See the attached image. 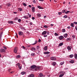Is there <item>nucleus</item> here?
Returning a JSON list of instances; mask_svg holds the SVG:
<instances>
[{
	"label": "nucleus",
	"instance_id": "obj_63",
	"mask_svg": "<svg viewBox=\"0 0 77 77\" xmlns=\"http://www.w3.org/2000/svg\"><path fill=\"white\" fill-rule=\"evenodd\" d=\"M47 35H49V32H47Z\"/></svg>",
	"mask_w": 77,
	"mask_h": 77
},
{
	"label": "nucleus",
	"instance_id": "obj_59",
	"mask_svg": "<svg viewBox=\"0 0 77 77\" xmlns=\"http://www.w3.org/2000/svg\"><path fill=\"white\" fill-rule=\"evenodd\" d=\"M3 48L4 49H5V50H6V49H7V48H6V47H5L4 46Z\"/></svg>",
	"mask_w": 77,
	"mask_h": 77
},
{
	"label": "nucleus",
	"instance_id": "obj_36",
	"mask_svg": "<svg viewBox=\"0 0 77 77\" xmlns=\"http://www.w3.org/2000/svg\"><path fill=\"white\" fill-rule=\"evenodd\" d=\"M18 21L19 23H21V19H19L18 20Z\"/></svg>",
	"mask_w": 77,
	"mask_h": 77
},
{
	"label": "nucleus",
	"instance_id": "obj_5",
	"mask_svg": "<svg viewBox=\"0 0 77 77\" xmlns=\"http://www.w3.org/2000/svg\"><path fill=\"white\" fill-rule=\"evenodd\" d=\"M63 38H64V37H63V36L62 35H61L58 38L60 40H62V39H63Z\"/></svg>",
	"mask_w": 77,
	"mask_h": 77
},
{
	"label": "nucleus",
	"instance_id": "obj_56",
	"mask_svg": "<svg viewBox=\"0 0 77 77\" xmlns=\"http://www.w3.org/2000/svg\"><path fill=\"white\" fill-rule=\"evenodd\" d=\"M30 25H33V23L32 22H30L29 23Z\"/></svg>",
	"mask_w": 77,
	"mask_h": 77
},
{
	"label": "nucleus",
	"instance_id": "obj_38",
	"mask_svg": "<svg viewBox=\"0 0 77 77\" xmlns=\"http://www.w3.org/2000/svg\"><path fill=\"white\" fill-rule=\"evenodd\" d=\"M63 17L65 18H66L68 17V16L66 15H65L64 16H63Z\"/></svg>",
	"mask_w": 77,
	"mask_h": 77
},
{
	"label": "nucleus",
	"instance_id": "obj_37",
	"mask_svg": "<svg viewBox=\"0 0 77 77\" xmlns=\"http://www.w3.org/2000/svg\"><path fill=\"white\" fill-rule=\"evenodd\" d=\"M64 75H63V74H61V75H59V77H63V76Z\"/></svg>",
	"mask_w": 77,
	"mask_h": 77
},
{
	"label": "nucleus",
	"instance_id": "obj_47",
	"mask_svg": "<svg viewBox=\"0 0 77 77\" xmlns=\"http://www.w3.org/2000/svg\"><path fill=\"white\" fill-rule=\"evenodd\" d=\"M62 13H65H65L66 12H65V10H64L63 11H62Z\"/></svg>",
	"mask_w": 77,
	"mask_h": 77
},
{
	"label": "nucleus",
	"instance_id": "obj_29",
	"mask_svg": "<svg viewBox=\"0 0 77 77\" xmlns=\"http://www.w3.org/2000/svg\"><path fill=\"white\" fill-rule=\"evenodd\" d=\"M22 4L24 6H27V5L26 4V3L23 2Z\"/></svg>",
	"mask_w": 77,
	"mask_h": 77
},
{
	"label": "nucleus",
	"instance_id": "obj_26",
	"mask_svg": "<svg viewBox=\"0 0 77 77\" xmlns=\"http://www.w3.org/2000/svg\"><path fill=\"white\" fill-rule=\"evenodd\" d=\"M7 6L8 7H9V6H11V4H10V3H8L7 5Z\"/></svg>",
	"mask_w": 77,
	"mask_h": 77
},
{
	"label": "nucleus",
	"instance_id": "obj_25",
	"mask_svg": "<svg viewBox=\"0 0 77 77\" xmlns=\"http://www.w3.org/2000/svg\"><path fill=\"white\" fill-rule=\"evenodd\" d=\"M37 42H38V41L37 40H36L35 41V43L34 44H32V45H35V44H37Z\"/></svg>",
	"mask_w": 77,
	"mask_h": 77
},
{
	"label": "nucleus",
	"instance_id": "obj_55",
	"mask_svg": "<svg viewBox=\"0 0 77 77\" xmlns=\"http://www.w3.org/2000/svg\"><path fill=\"white\" fill-rule=\"evenodd\" d=\"M36 1L35 0L33 1V3H36Z\"/></svg>",
	"mask_w": 77,
	"mask_h": 77
},
{
	"label": "nucleus",
	"instance_id": "obj_17",
	"mask_svg": "<svg viewBox=\"0 0 77 77\" xmlns=\"http://www.w3.org/2000/svg\"><path fill=\"white\" fill-rule=\"evenodd\" d=\"M68 36V34L66 33L64 35V36L65 38H66Z\"/></svg>",
	"mask_w": 77,
	"mask_h": 77
},
{
	"label": "nucleus",
	"instance_id": "obj_7",
	"mask_svg": "<svg viewBox=\"0 0 77 77\" xmlns=\"http://www.w3.org/2000/svg\"><path fill=\"white\" fill-rule=\"evenodd\" d=\"M35 68H36V66L35 65H33L31 66V69H35Z\"/></svg>",
	"mask_w": 77,
	"mask_h": 77
},
{
	"label": "nucleus",
	"instance_id": "obj_52",
	"mask_svg": "<svg viewBox=\"0 0 77 77\" xmlns=\"http://www.w3.org/2000/svg\"><path fill=\"white\" fill-rule=\"evenodd\" d=\"M19 10V11H22V9L21 8H18Z\"/></svg>",
	"mask_w": 77,
	"mask_h": 77
},
{
	"label": "nucleus",
	"instance_id": "obj_22",
	"mask_svg": "<svg viewBox=\"0 0 77 77\" xmlns=\"http://www.w3.org/2000/svg\"><path fill=\"white\" fill-rule=\"evenodd\" d=\"M23 17L24 18H25V19H28V18H29V17H26L25 16H24Z\"/></svg>",
	"mask_w": 77,
	"mask_h": 77
},
{
	"label": "nucleus",
	"instance_id": "obj_54",
	"mask_svg": "<svg viewBox=\"0 0 77 77\" xmlns=\"http://www.w3.org/2000/svg\"><path fill=\"white\" fill-rule=\"evenodd\" d=\"M43 36H44V37H45V38L46 37H47V35L45 34V35H43Z\"/></svg>",
	"mask_w": 77,
	"mask_h": 77
},
{
	"label": "nucleus",
	"instance_id": "obj_50",
	"mask_svg": "<svg viewBox=\"0 0 77 77\" xmlns=\"http://www.w3.org/2000/svg\"><path fill=\"white\" fill-rule=\"evenodd\" d=\"M44 27H45V28H47V27H47V25H44Z\"/></svg>",
	"mask_w": 77,
	"mask_h": 77
},
{
	"label": "nucleus",
	"instance_id": "obj_14",
	"mask_svg": "<svg viewBox=\"0 0 77 77\" xmlns=\"http://www.w3.org/2000/svg\"><path fill=\"white\" fill-rule=\"evenodd\" d=\"M69 62L71 63H74V61L73 60H71L69 61Z\"/></svg>",
	"mask_w": 77,
	"mask_h": 77
},
{
	"label": "nucleus",
	"instance_id": "obj_33",
	"mask_svg": "<svg viewBox=\"0 0 77 77\" xmlns=\"http://www.w3.org/2000/svg\"><path fill=\"white\" fill-rule=\"evenodd\" d=\"M27 14H28V15L29 16V18H31V16H32V15L30 14H29V13H28Z\"/></svg>",
	"mask_w": 77,
	"mask_h": 77
},
{
	"label": "nucleus",
	"instance_id": "obj_28",
	"mask_svg": "<svg viewBox=\"0 0 77 77\" xmlns=\"http://www.w3.org/2000/svg\"><path fill=\"white\" fill-rule=\"evenodd\" d=\"M26 73V72H21V74H22V75H24V74H25Z\"/></svg>",
	"mask_w": 77,
	"mask_h": 77
},
{
	"label": "nucleus",
	"instance_id": "obj_30",
	"mask_svg": "<svg viewBox=\"0 0 77 77\" xmlns=\"http://www.w3.org/2000/svg\"><path fill=\"white\" fill-rule=\"evenodd\" d=\"M69 12H71V11H67L65 12V14H68V13H69Z\"/></svg>",
	"mask_w": 77,
	"mask_h": 77
},
{
	"label": "nucleus",
	"instance_id": "obj_6",
	"mask_svg": "<svg viewBox=\"0 0 77 77\" xmlns=\"http://www.w3.org/2000/svg\"><path fill=\"white\" fill-rule=\"evenodd\" d=\"M31 50L33 51H36V49L34 47H32L31 48Z\"/></svg>",
	"mask_w": 77,
	"mask_h": 77
},
{
	"label": "nucleus",
	"instance_id": "obj_60",
	"mask_svg": "<svg viewBox=\"0 0 77 77\" xmlns=\"http://www.w3.org/2000/svg\"><path fill=\"white\" fill-rule=\"evenodd\" d=\"M35 17H32V20H35Z\"/></svg>",
	"mask_w": 77,
	"mask_h": 77
},
{
	"label": "nucleus",
	"instance_id": "obj_39",
	"mask_svg": "<svg viewBox=\"0 0 77 77\" xmlns=\"http://www.w3.org/2000/svg\"><path fill=\"white\" fill-rule=\"evenodd\" d=\"M64 63V62H61L60 63V64L61 65H63Z\"/></svg>",
	"mask_w": 77,
	"mask_h": 77
},
{
	"label": "nucleus",
	"instance_id": "obj_10",
	"mask_svg": "<svg viewBox=\"0 0 77 77\" xmlns=\"http://www.w3.org/2000/svg\"><path fill=\"white\" fill-rule=\"evenodd\" d=\"M43 76V74L42 73H41L39 75L38 77H42Z\"/></svg>",
	"mask_w": 77,
	"mask_h": 77
},
{
	"label": "nucleus",
	"instance_id": "obj_24",
	"mask_svg": "<svg viewBox=\"0 0 77 77\" xmlns=\"http://www.w3.org/2000/svg\"><path fill=\"white\" fill-rule=\"evenodd\" d=\"M67 49L68 50H71V47H70L68 46L67 47Z\"/></svg>",
	"mask_w": 77,
	"mask_h": 77
},
{
	"label": "nucleus",
	"instance_id": "obj_35",
	"mask_svg": "<svg viewBox=\"0 0 77 77\" xmlns=\"http://www.w3.org/2000/svg\"><path fill=\"white\" fill-rule=\"evenodd\" d=\"M17 66H21V64L18 63H17Z\"/></svg>",
	"mask_w": 77,
	"mask_h": 77
},
{
	"label": "nucleus",
	"instance_id": "obj_21",
	"mask_svg": "<svg viewBox=\"0 0 77 77\" xmlns=\"http://www.w3.org/2000/svg\"><path fill=\"white\" fill-rule=\"evenodd\" d=\"M63 45V43H61L59 44V46L60 47V46H62V45Z\"/></svg>",
	"mask_w": 77,
	"mask_h": 77
},
{
	"label": "nucleus",
	"instance_id": "obj_4",
	"mask_svg": "<svg viewBox=\"0 0 77 77\" xmlns=\"http://www.w3.org/2000/svg\"><path fill=\"white\" fill-rule=\"evenodd\" d=\"M40 69H41V68H40V67L38 66L35 67V69H34V70L35 71H38V70H39Z\"/></svg>",
	"mask_w": 77,
	"mask_h": 77
},
{
	"label": "nucleus",
	"instance_id": "obj_23",
	"mask_svg": "<svg viewBox=\"0 0 77 77\" xmlns=\"http://www.w3.org/2000/svg\"><path fill=\"white\" fill-rule=\"evenodd\" d=\"M60 73L61 74H63V75H64V74H65V72L62 71L60 72Z\"/></svg>",
	"mask_w": 77,
	"mask_h": 77
},
{
	"label": "nucleus",
	"instance_id": "obj_3",
	"mask_svg": "<svg viewBox=\"0 0 77 77\" xmlns=\"http://www.w3.org/2000/svg\"><path fill=\"white\" fill-rule=\"evenodd\" d=\"M0 52H1V53H5L6 51L3 49H0Z\"/></svg>",
	"mask_w": 77,
	"mask_h": 77
},
{
	"label": "nucleus",
	"instance_id": "obj_18",
	"mask_svg": "<svg viewBox=\"0 0 77 77\" xmlns=\"http://www.w3.org/2000/svg\"><path fill=\"white\" fill-rule=\"evenodd\" d=\"M38 8L39 9H43V8L39 6H38Z\"/></svg>",
	"mask_w": 77,
	"mask_h": 77
},
{
	"label": "nucleus",
	"instance_id": "obj_1",
	"mask_svg": "<svg viewBox=\"0 0 77 77\" xmlns=\"http://www.w3.org/2000/svg\"><path fill=\"white\" fill-rule=\"evenodd\" d=\"M18 34L19 36H23V38H24V37H25V35H24V33L21 31H19L18 32Z\"/></svg>",
	"mask_w": 77,
	"mask_h": 77
},
{
	"label": "nucleus",
	"instance_id": "obj_27",
	"mask_svg": "<svg viewBox=\"0 0 77 77\" xmlns=\"http://www.w3.org/2000/svg\"><path fill=\"white\" fill-rule=\"evenodd\" d=\"M35 55V54L34 53H32L31 54V56H32L34 57Z\"/></svg>",
	"mask_w": 77,
	"mask_h": 77
},
{
	"label": "nucleus",
	"instance_id": "obj_32",
	"mask_svg": "<svg viewBox=\"0 0 77 77\" xmlns=\"http://www.w3.org/2000/svg\"><path fill=\"white\" fill-rule=\"evenodd\" d=\"M75 58H77V54H75L74 55Z\"/></svg>",
	"mask_w": 77,
	"mask_h": 77
},
{
	"label": "nucleus",
	"instance_id": "obj_61",
	"mask_svg": "<svg viewBox=\"0 0 77 77\" xmlns=\"http://www.w3.org/2000/svg\"><path fill=\"white\" fill-rule=\"evenodd\" d=\"M14 14H17V12H13Z\"/></svg>",
	"mask_w": 77,
	"mask_h": 77
},
{
	"label": "nucleus",
	"instance_id": "obj_8",
	"mask_svg": "<svg viewBox=\"0 0 77 77\" xmlns=\"http://www.w3.org/2000/svg\"><path fill=\"white\" fill-rule=\"evenodd\" d=\"M46 34H47V31H44L42 33V35H46Z\"/></svg>",
	"mask_w": 77,
	"mask_h": 77
},
{
	"label": "nucleus",
	"instance_id": "obj_31",
	"mask_svg": "<svg viewBox=\"0 0 77 77\" xmlns=\"http://www.w3.org/2000/svg\"><path fill=\"white\" fill-rule=\"evenodd\" d=\"M71 26L72 27H74V23H71Z\"/></svg>",
	"mask_w": 77,
	"mask_h": 77
},
{
	"label": "nucleus",
	"instance_id": "obj_11",
	"mask_svg": "<svg viewBox=\"0 0 77 77\" xmlns=\"http://www.w3.org/2000/svg\"><path fill=\"white\" fill-rule=\"evenodd\" d=\"M44 54H50V52L47 51V52H44Z\"/></svg>",
	"mask_w": 77,
	"mask_h": 77
},
{
	"label": "nucleus",
	"instance_id": "obj_45",
	"mask_svg": "<svg viewBox=\"0 0 77 77\" xmlns=\"http://www.w3.org/2000/svg\"><path fill=\"white\" fill-rule=\"evenodd\" d=\"M20 28L21 29H24V27H23L22 26H20Z\"/></svg>",
	"mask_w": 77,
	"mask_h": 77
},
{
	"label": "nucleus",
	"instance_id": "obj_49",
	"mask_svg": "<svg viewBox=\"0 0 77 77\" xmlns=\"http://www.w3.org/2000/svg\"><path fill=\"white\" fill-rule=\"evenodd\" d=\"M10 24H14V22H13V21H10Z\"/></svg>",
	"mask_w": 77,
	"mask_h": 77
},
{
	"label": "nucleus",
	"instance_id": "obj_9",
	"mask_svg": "<svg viewBox=\"0 0 77 77\" xmlns=\"http://www.w3.org/2000/svg\"><path fill=\"white\" fill-rule=\"evenodd\" d=\"M35 8L34 7H33L32 8V12H35Z\"/></svg>",
	"mask_w": 77,
	"mask_h": 77
},
{
	"label": "nucleus",
	"instance_id": "obj_19",
	"mask_svg": "<svg viewBox=\"0 0 77 77\" xmlns=\"http://www.w3.org/2000/svg\"><path fill=\"white\" fill-rule=\"evenodd\" d=\"M16 58H20L21 57V56L19 55H18L16 56Z\"/></svg>",
	"mask_w": 77,
	"mask_h": 77
},
{
	"label": "nucleus",
	"instance_id": "obj_58",
	"mask_svg": "<svg viewBox=\"0 0 77 77\" xmlns=\"http://www.w3.org/2000/svg\"><path fill=\"white\" fill-rule=\"evenodd\" d=\"M41 39H39V40H38V42H41Z\"/></svg>",
	"mask_w": 77,
	"mask_h": 77
},
{
	"label": "nucleus",
	"instance_id": "obj_34",
	"mask_svg": "<svg viewBox=\"0 0 77 77\" xmlns=\"http://www.w3.org/2000/svg\"><path fill=\"white\" fill-rule=\"evenodd\" d=\"M67 41H71V38H69L67 39Z\"/></svg>",
	"mask_w": 77,
	"mask_h": 77
},
{
	"label": "nucleus",
	"instance_id": "obj_20",
	"mask_svg": "<svg viewBox=\"0 0 77 77\" xmlns=\"http://www.w3.org/2000/svg\"><path fill=\"white\" fill-rule=\"evenodd\" d=\"M51 60H56V58H51Z\"/></svg>",
	"mask_w": 77,
	"mask_h": 77
},
{
	"label": "nucleus",
	"instance_id": "obj_41",
	"mask_svg": "<svg viewBox=\"0 0 77 77\" xmlns=\"http://www.w3.org/2000/svg\"><path fill=\"white\" fill-rule=\"evenodd\" d=\"M72 38L73 39H74V38H75V36L74 35H72Z\"/></svg>",
	"mask_w": 77,
	"mask_h": 77
},
{
	"label": "nucleus",
	"instance_id": "obj_12",
	"mask_svg": "<svg viewBox=\"0 0 77 77\" xmlns=\"http://www.w3.org/2000/svg\"><path fill=\"white\" fill-rule=\"evenodd\" d=\"M34 76L33 74H31L30 75H29V77H34Z\"/></svg>",
	"mask_w": 77,
	"mask_h": 77
},
{
	"label": "nucleus",
	"instance_id": "obj_51",
	"mask_svg": "<svg viewBox=\"0 0 77 77\" xmlns=\"http://www.w3.org/2000/svg\"><path fill=\"white\" fill-rule=\"evenodd\" d=\"M58 14L59 15H62V12H58Z\"/></svg>",
	"mask_w": 77,
	"mask_h": 77
},
{
	"label": "nucleus",
	"instance_id": "obj_62",
	"mask_svg": "<svg viewBox=\"0 0 77 77\" xmlns=\"http://www.w3.org/2000/svg\"><path fill=\"white\" fill-rule=\"evenodd\" d=\"M74 24H77V22H74Z\"/></svg>",
	"mask_w": 77,
	"mask_h": 77
},
{
	"label": "nucleus",
	"instance_id": "obj_40",
	"mask_svg": "<svg viewBox=\"0 0 77 77\" xmlns=\"http://www.w3.org/2000/svg\"><path fill=\"white\" fill-rule=\"evenodd\" d=\"M52 65L53 66H55V65H56V63H52Z\"/></svg>",
	"mask_w": 77,
	"mask_h": 77
},
{
	"label": "nucleus",
	"instance_id": "obj_43",
	"mask_svg": "<svg viewBox=\"0 0 77 77\" xmlns=\"http://www.w3.org/2000/svg\"><path fill=\"white\" fill-rule=\"evenodd\" d=\"M21 48L23 49H25V48H25V47L23 46L21 47Z\"/></svg>",
	"mask_w": 77,
	"mask_h": 77
},
{
	"label": "nucleus",
	"instance_id": "obj_2",
	"mask_svg": "<svg viewBox=\"0 0 77 77\" xmlns=\"http://www.w3.org/2000/svg\"><path fill=\"white\" fill-rule=\"evenodd\" d=\"M17 51H18V48L17 47H15L14 48V52L15 53H17Z\"/></svg>",
	"mask_w": 77,
	"mask_h": 77
},
{
	"label": "nucleus",
	"instance_id": "obj_53",
	"mask_svg": "<svg viewBox=\"0 0 77 77\" xmlns=\"http://www.w3.org/2000/svg\"><path fill=\"white\" fill-rule=\"evenodd\" d=\"M63 32H65V29H63Z\"/></svg>",
	"mask_w": 77,
	"mask_h": 77
},
{
	"label": "nucleus",
	"instance_id": "obj_15",
	"mask_svg": "<svg viewBox=\"0 0 77 77\" xmlns=\"http://www.w3.org/2000/svg\"><path fill=\"white\" fill-rule=\"evenodd\" d=\"M73 57H74V55L73 54H71L69 56V57H70V58H72Z\"/></svg>",
	"mask_w": 77,
	"mask_h": 77
},
{
	"label": "nucleus",
	"instance_id": "obj_44",
	"mask_svg": "<svg viewBox=\"0 0 77 77\" xmlns=\"http://www.w3.org/2000/svg\"><path fill=\"white\" fill-rule=\"evenodd\" d=\"M18 68L19 69H21V66H19L18 67Z\"/></svg>",
	"mask_w": 77,
	"mask_h": 77
},
{
	"label": "nucleus",
	"instance_id": "obj_64",
	"mask_svg": "<svg viewBox=\"0 0 77 77\" xmlns=\"http://www.w3.org/2000/svg\"><path fill=\"white\" fill-rule=\"evenodd\" d=\"M75 29L76 30H77V26H76L75 27Z\"/></svg>",
	"mask_w": 77,
	"mask_h": 77
},
{
	"label": "nucleus",
	"instance_id": "obj_57",
	"mask_svg": "<svg viewBox=\"0 0 77 77\" xmlns=\"http://www.w3.org/2000/svg\"><path fill=\"white\" fill-rule=\"evenodd\" d=\"M36 48H37V49H39V46H37Z\"/></svg>",
	"mask_w": 77,
	"mask_h": 77
},
{
	"label": "nucleus",
	"instance_id": "obj_13",
	"mask_svg": "<svg viewBox=\"0 0 77 77\" xmlns=\"http://www.w3.org/2000/svg\"><path fill=\"white\" fill-rule=\"evenodd\" d=\"M37 16L38 17H41V14H37Z\"/></svg>",
	"mask_w": 77,
	"mask_h": 77
},
{
	"label": "nucleus",
	"instance_id": "obj_48",
	"mask_svg": "<svg viewBox=\"0 0 77 77\" xmlns=\"http://www.w3.org/2000/svg\"><path fill=\"white\" fill-rule=\"evenodd\" d=\"M11 70H12V69H9L8 70V71L9 72H10V71H11Z\"/></svg>",
	"mask_w": 77,
	"mask_h": 77
},
{
	"label": "nucleus",
	"instance_id": "obj_42",
	"mask_svg": "<svg viewBox=\"0 0 77 77\" xmlns=\"http://www.w3.org/2000/svg\"><path fill=\"white\" fill-rule=\"evenodd\" d=\"M55 36H59V34H57L56 33H55Z\"/></svg>",
	"mask_w": 77,
	"mask_h": 77
},
{
	"label": "nucleus",
	"instance_id": "obj_16",
	"mask_svg": "<svg viewBox=\"0 0 77 77\" xmlns=\"http://www.w3.org/2000/svg\"><path fill=\"white\" fill-rule=\"evenodd\" d=\"M44 50H45V51H47V46H46L45 47Z\"/></svg>",
	"mask_w": 77,
	"mask_h": 77
},
{
	"label": "nucleus",
	"instance_id": "obj_46",
	"mask_svg": "<svg viewBox=\"0 0 77 77\" xmlns=\"http://www.w3.org/2000/svg\"><path fill=\"white\" fill-rule=\"evenodd\" d=\"M14 20H18V17L15 18H14Z\"/></svg>",
	"mask_w": 77,
	"mask_h": 77
}]
</instances>
